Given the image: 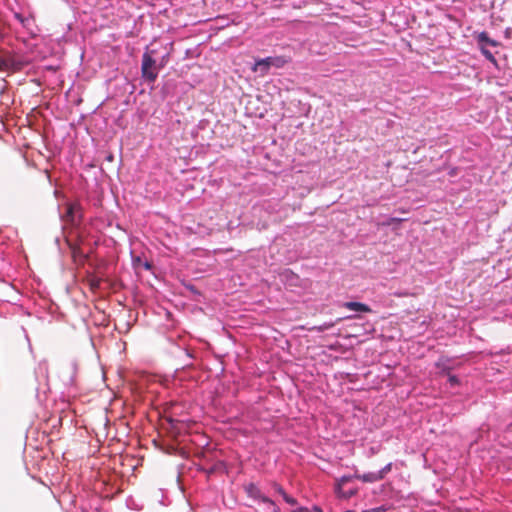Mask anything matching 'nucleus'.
Masks as SVG:
<instances>
[{"label": "nucleus", "instance_id": "nucleus-2", "mask_svg": "<svg viewBox=\"0 0 512 512\" xmlns=\"http://www.w3.org/2000/svg\"><path fill=\"white\" fill-rule=\"evenodd\" d=\"M141 72L142 77L149 82H154L157 78L156 61L148 52H145L142 56Z\"/></svg>", "mask_w": 512, "mask_h": 512}, {"label": "nucleus", "instance_id": "nucleus-20", "mask_svg": "<svg viewBox=\"0 0 512 512\" xmlns=\"http://www.w3.org/2000/svg\"><path fill=\"white\" fill-rule=\"evenodd\" d=\"M362 512H371V511H369V510H365V511H362Z\"/></svg>", "mask_w": 512, "mask_h": 512}, {"label": "nucleus", "instance_id": "nucleus-19", "mask_svg": "<svg viewBox=\"0 0 512 512\" xmlns=\"http://www.w3.org/2000/svg\"><path fill=\"white\" fill-rule=\"evenodd\" d=\"M169 422H170V423H172V424H174V422H175V421H174V420H172V419H169Z\"/></svg>", "mask_w": 512, "mask_h": 512}, {"label": "nucleus", "instance_id": "nucleus-6", "mask_svg": "<svg viewBox=\"0 0 512 512\" xmlns=\"http://www.w3.org/2000/svg\"><path fill=\"white\" fill-rule=\"evenodd\" d=\"M354 477L356 479L362 480L363 482H376V481L382 480V476L380 474H377V472L376 473H367V474H363V475L355 473Z\"/></svg>", "mask_w": 512, "mask_h": 512}, {"label": "nucleus", "instance_id": "nucleus-10", "mask_svg": "<svg viewBox=\"0 0 512 512\" xmlns=\"http://www.w3.org/2000/svg\"><path fill=\"white\" fill-rule=\"evenodd\" d=\"M354 477L353 476H342L339 481H338V484H337V493H340L341 492V489H342V486L346 483H348L349 481H351Z\"/></svg>", "mask_w": 512, "mask_h": 512}, {"label": "nucleus", "instance_id": "nucleus-15", "mask_svg": "<svg viewBox=\"0 0 512 512\" xmlns=\"http://www.w3.org/2000/svg\"><path fill=\"white\" fill-rule=\"evenodd\" d=\"M333 325H334L333 323L324 324L323 326L319 327L318 330L319 331H324V330H327V329L333 327Z\"/></svg>", "mask_w": 512, "mask_h": 512}, {"label": "nucleus", "instance_id": "nucleus-3", "mask_svg": "<svg viewBox=\"0 0 512 512\" xmlns=\"http://www.w3.org/2000/svg\"><path fill=\"white\" fill-rule=\"evenodd\" d=\"M244 489L249 497L259 499L262 502L269 504L272 507L273 512H279V509L276 507L275 503L268 497L262 495L260 489L254 483L246 484Z\"/></svg>", "mask_w": 512, "mask_h": 512}, {"label": "nucleus", "instance_id": "nucleus-1", "mask_svg": "<svg viewBox=\"0 0 512 512\" xmlns=\"http://www.w3.org/2000/svg\"><path fill=\"white\" fill-rule=\"evenodd\" d=\"M288 60L283 56L267 57L259 59L255 62L252 70L254 72H260L261 76L268 73L270 67L282 68L287 64Z\"/></svg>", "mask_w": 512, "mask_h": 512}, {"label": "nucleus", "instance_id": "nucleus-7", "mask_svg": "<svg viewBox=\"0 0 512 512\" xmlns=\"http://www.w3.org/2000/svg\"><path fill=\"white\" fill-rule=\"evenodd\" d=\"M80 211V208L78 205H69L67 207L65 218L67 221H70L71 223H76V214Z\"/></svg>", "mask_w": 512, "mask_h": 512}, {"label": "nucleus", "instance_id": "nucleus-13", "mask_svg": "<svg viewBox=\"0 0 512 512\" xmlns=\"http://www.w3.org/2000/svg\"><path fill=\"white\" fill-rule=\"evenodd\" d=\"M338 494H339L341 497H343V498H350V497H352L353 495H355V494H356V491H355V490H350V491H347V492H342V491H341V492H340V493H338Z\"/></svg>", "mask_w": 512, "mask_h": 512}, {"label": "nucleus", "instance_id": "nucleus-17", "mask_svg": "<svg viewBox=\"0 0 512 512\" xmlns=\"http://www.w3.org/2000/svg\"><path fill=\"white\" fill-rule=\"evenodd\" d=\"M91 287H92V288H97V287H99V281H93V282L91 283Z\"/></svg>", "mask_w": 512, "mask_h": 512}, {"label": "nucleus", "instance_id": "nucleus-5", "mask_svg": "<svg viewBox=\"0 0 512 512\" xmlns=\"http://www.w3.org/2000/svg\"><path fill=\"white\" fill-rule=\"evenodd\" d=\"M343 306L356 312L370 313L372 311L368 305L360 302H345Z\"/></svg>", "mask_w": 512, "mask_h": 512}, {"label": "nucleus", "instance_id": "nucleus-16", "mask_svg": "<svg viewBox=\"0 0 512 512\" xmlns=\"http://www.w3.org/2000/svg\"><path fill=\"white\" fill-rule=\"evenodd\" d=\"M400 221H402V220H401V219H399V218H390V219L387 221L386 225H390V224H392V223L400 222Z\"/></svg>", "mask_w": 512, "mask_h": 512}, {"label": "nucleus", "instance_id": "nucleus-8", "mask_svg": "<svg viewBox=\"0 0 512 512\" xmlns=\"http://www.w3.org/2000/svg\"><path fill=\"white\" fill-rule=\"evenodd\" d=\"M274 489L277 493H279L283 497L285 502H287L288 504L295 505L297 503L296 499L289 496L280 485L274 484Z\"/></svg>", "mask_w": 512, "mask_h": 512}, {"label": "nucleus", "instance_id": "nucleus-18", "mask_svg": "<svg viewBox=\"0 0 512 512\" xmlns=\"http://www.w3.org/2000/svg\"><path fill=\"white\" fill-rule=\"evenodd\" d=\"M16 17L20 20V21H23L22 17L20 15H16Z\"/></svg>", "mask_w": 512, "mask_h": 512}, {"label": "nucleus", "instance_id": "nucleus-14", "mask_svg": "<svg viewBox=\"0 0 512 512\" xmlns=\"http://www.w3.org/2000/svg\"><path fill=\"white\" fill-rule=\"evenodd\" d=\"M449 382H450V391L452 390V388H454V386L458 385V383H459L458 379H456L454 376H451V375H450Z\"/></svg>", "mask_w": 512, "mask_h": 512}, {"label": "nucleus", "instance_id": "nucleus-4", "mask_svg": "<svg viewBox=\"0 0 512 512\" xmlns=\"http://www.w3.org/2000/svg\"><path fill=\"white\" fill-rule=\"evenodd\" d=\"M477 43L479 47H496L499 45V43L496 40L491 39L489 37L487 32H481L477 35Z\"/></svg>", "mask_w": 512, "mask_h": 512}, {"label": "nucleus", "instance_id": "nucleus-9", "mask_svg": "<svg viewBox=\"0 0 512 512\" xmlns=\"http://www.w3.org/2000/svg\"><path fill=\"white\" fill-rule=\"evenodd\" d=\"M480 50L487 60H489L492 63H496V59L493 53L488 49V47H480Z\"/></svg>", "mask_w": 512, "mask_h": 512}, {"label": "nucleus", "instance_id": "nucleus-12", "mask_svg": "<svg viewBox=\"0 0 512 512\" xmlns=\"http://www.w3.org/2000/svg\"><path fill=\"white\" fill-rule=\"evenodd\" d=\"M294 512H322V510L318 507H314L313 509H309L306 507H300L296 509Z\"/></svg>", "mask_w": 512, "mask_h": 512}, {"label": "nucleus", "instance_id": "nucleus-11", "mask_svg": "<svg viewBox=\"0 0 512 512\" xmlns=\"http://www.w3.org/2000/svg\"><path fill=\"white\" fill-rule=\"evenodd\" d=\"M392 469V463L387 464L385 467H383L377 474H380L382 476V479L385 477L387 473H389Z\"/></svg>", "mask_w": 512, "mask_h": 512}]
</instances>
